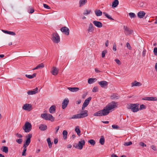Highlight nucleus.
<instances>
[{
  "label": "nucleus",
  "mask_w": 157,
  "mask_h": 157,
  "mask_svg": "<svg viewBox=\"0 0 157 157\" xmlns=\"http://www.w3.org/2000/svg\"><path fill=\"white\" fill-rule=\"evenodd\" d=\"M116 107H117L116 103L114 101H113L105 107L103 109L94 113V116L97 117L106 116L109 113L111 110Z\"/></svg>",
  "instance_id": "obj_1"
},
{
  "label": "nucleus",
  "mask_w": 157,
  "mask_h": 157,
  "mask_svg": "<svg viewBox=\"0 0 157 157\" xmlns=\"http://www.w3.org/2000/svg\"><path fill=\"white\" fill-rule=\"evenodd\" d=\"M82 110L81 111V113L79 114H76L73 115L71 119H78L81 118L85 117L88 116V111L87 110H85L83 111H82Z\"/></svg>",
  "instance_id": "obj_2"
},
{
  "label": "nucleus",
  "mask_w": 157,
  "mask_h": 157,
  "mask_svg": "<svg viewBox=\"0 0 157 157\" xmlns=\"http://www.w3.org/2000/svg\"><path fill=\"white\" fill-rule=\"evenodd\" d=\"M41 117L46 120L50 121L52 122L54 121L55 120L54 117L50 114L43 113L41 114Z\"/></svg>",
  "instance_id": "obj_3"
},
{
  "label": "nucleus",
  "mask_w": 157,
  "mask_h": 157,
  "mask_svg": "<svg viewBox=\"0 0 157 157\" xmlns=\"http://www.w3.org/2000/svg\"><path fill=\"white\" fill-rule=\"evenodd\" d=\"M139 105L137 104H131L127 105V108L128 109H131L133 112H135L139 110Z\"/></svg>",
  "instance_id": "obj_4"
},
{
  "label": "nucleus",
  "mask_w": 157,
  "mask_h": 157,
  "mask_svg": "<svg viewBox=\"0 0 157 157\" xmlns=\"http://www.w3.org/2000/svg\"><path fill=\"white\" fill-rule=\"evenodd\" d=\"M32 127L31 124L28 121H26L23 127V128L25 132H29L31 130Z\"/></svg>",
  "instance_id": "obj_5"
},
{
  "label": "nucleus",
  "mask_w": 157,
  "mask_h": 157,
  "mask_svg": "<svg viewBox=\"0 0 157 157\" xmlns=\"http://www.w3.org/2000/svg\"><path fill=\"white\" fill-rule=\"evenodd\" d=\"M32 134H29L26 137L27 138L24 144L23 147L24 149H27L26 147L30 144L31 142V138L32 137Z\"/></svg>",
  "instance_id": "obj_6"
},
{
  "label": "nucleus",
  "mask_w": 157,
  "mask_h": 157,
  "mask_svg": "<svg viewBox=\"0 0 157 157\" xmlns=\"http://www.w3.org/2000/svg\"><path fill=\"white\" fill-rule=\"evenodd\" d=\"M52 40L53 42L56 43H58L60 42L59 36L57 33L52 34Z\"/></svg>",
  "instance_id": "obj_7"
},
{
  "label": "nucleus",
  "mask_w": 157,
  "mask_h": 157,
  "mask_svg": "<svg viewBox=\"0 0 157 157\" xmlns=\"http://www.w3.org/2000/svg\"><path fill=\"white\" fill-rule=\"evenodd\" d=\"M124 33L126 35H128L132 34L133 31L125 25L123 26Z\"/></svg>",
  "instance_id": "obj_8"
},
{
  "label": "nucleus",
  "mask_w": 157,
  "mask_h": 157,
  "mask_svg": "<svg viewBox=\"0 0 157 157\" xmlns=\"http://www.w3.org/2000/svg\"><path fill=\"white\" fill-rule=\"evenodd\" d=\"M91 99V97H89L85 100L82 106V110H83L85 108L89 105Z\"/></svg>",
  "instance_id": "obj_9"
},
{
  "label": "nucleus",
  "mask_w": 157,
  "mask_h": 157,
  "mask_svg": "<svg viewBox=\"0 0 157 157\" xmlns=\"http://www.w3.org/2000/svg\"><path fill=\"white\" fill-rule=\"evenodd\" d=\"M22 109L26 111H30L32 109V105L30 104L26 103L23 105Z\"/></svg>",
  "instance_id": "obj_10"
},
{
  "label": "nucleus",
  "mask_w": 157,
  "mask_h": 157,
  "mask_svg": "<svg viewBox=\"0 0 157 157\" xmlns=\"http://www.w3.org/2000/svg\"><path fill=\"white\" fill-rule=\"evenodd\" d=\"M60 30L63 33H64V34L66 35H68L69 33V29L66 27H64L60 29Z\"/></svg>",
  "instance_id": "obj_11"
},
{
  "label": "nucleus",
  "mask_w": 157,
  "mask_h": 157,
  "mask_svg": "<svg viewBox=\"0 0 157 157\" xmlns=\"http://www.w3.org/2000/svg\"><path fill=\"white\" fill-rule=\"evenodd\" d=\"M69 102V100L67 98H66L63 100L62 103V108L63 109H64L66 108Z\"/></svg>",
  "instance_id": "obj_12"
},
{
  "label": "nucleus",
  "mask_w": 157,
  "mask_h": 157,
  "mask_svg": "<svg viewBox=\"0 0 157 157\" xmlns=\"http://www.w3.org/2000/svg\"><path fill=\"white\" fill-rule=\"evenodd\" d=\"M98 84L102 88H106L108 86V82L105 81H102L98 82Z\"/></svg>",
  "instance_id": "obj_13"
},
{
  "label": "nucleus",
  "mask_w": 157,
  "mask_h": 157,
  "mask_svg": "<svg viewBox=\"0 0 157 157\" xmlns=\"http://www.w3.org/2000/svg\"><path fill=\"white\" fill-rule=\"evenodd\" d=\"M51 72L53 75H56L58 73L59 69L56 67H53L52 68Z\"/></svg>",
  "instance_id": "obj_14"
},
{
  "label": "nucleus",
  "mask_w": 157,
  "mask_h": 157,
  "mask_svg": "<svg viewBox=\"0 0 157 157\" xmlns=\"http://www.w3.org/2000/svg\"><path fill=\"white\" fill-rule=\"evenodd\" d=\"M85 141L84 140H81L78 143V149L81 150L82 149L83 146L85 145Z\"/></svg>",
  "instance_id": "obj_15"
},
{
  "label": "nucleus",
  "mask_w": 157,
  "mask_h": 157,
  "mask_svg": "<svg viewBox=\"0 0 157 157\" xmlns=\"http://www.w3.org/2000/svg\"><path fill=\"white\" fill-rule=\"evenodd\" d=\"M38 89L36 87L34 90H29L27 92V94L28 95H33L35 94L38 92Z\"/></svg>",
  "instance_id": "obj_16"
},
{
  "label": "nucleus",
  "mask_w": 157,
  "mask_h": 157,
  "mask_svg": "<svg viewBox=\"0 0 157 157\" xmlns=\"http://www.w3.org/2000/svg\"><path fill=\"white\" fill-rule=\"evenodd\" d=\"M93 23L95 26L98 28H101L102 26V23L100 21H93Z\"/></svg>",
  "instance_id": "obj_17"
},
{
  "label": "nucleus",
  "mask_w": 157,
  "mask_h": 157,
  "mask_svg": "<svg viewBox=\"0 0 157 157\" xmlns=\"http://www.w3.org/2000/svg\"><path fill=\"white\" fill-rule=\"evenodd\" d=\"M145 13L143 11H140L137 13V16L139 18H143L145 15Z\"/></svg>",
  "instance_id": "obj_18"
},
{
  "label": "nucleus",
  "mask_w": 157,
  "mask_h": 157,
  "mask_svg": "<svg viewBox=\"0 0 157 157\" xmlns=\"http://www.w3.org/2000/svg\"><path fill=\"white\" fill-rule=\"evenodd\" d=\"M56 109V106L54 105L50 107L49 109V111L50 113H55Z\"/></svg>",
  "instance_id": "obj_19"
},
{
  "label": "nucleus",
  "mask_w": 157,
  "mask_h": 157,
  "mask_svg": "<svg viewBox=\"0 0 157 157\" xmlns=\"http://www.w3.org/2000/svg\"><path fill=\"white\" fill-rule=\"evenodd\" d=\"M142 84L136 81H135L133 82L132 83V86H141Z\"/></svg>",
  "instance_id": "obj_20"
},
{
  "label": "nucleus",
  "mask_w": 157,
  "mask_h": 157,
  "mask_svg": "<svg viewBox=\"0 0 157 157\" xmlns=\"http://www.w3.org/2000/svg\"><path fill=\"white\" fill-rule=\"evenodd\" d=\"M94 30V27L93 25L91 23H90L89 24L88 29V32H92Z\"/></svg>",
  "instance_id": "obj_21"
},
{
  "label": "nucleus",
  "mask_w": 157,
  "mask_h": 157,
  "mask_svg": "<svg viewBox=\"0 0 157 157\" xmlns=\"http://www.w3.org/2000/svg\"><path fill=\"white\" fill-rule=\"evenodd\" d=\"M47 127L46 125L41 124L39 127V129L41 131H44L47 129Z\"/></svg>",
  "instance_id": "obj_22"
},
{
  "label": "nucleus",
  "mask_w": 157,
  "mask_h": 157,
  "mask_svg": "<svg viewBox=\"0 0 157 157\" xmlns=\"http://www.w3.org/2000/svg\"><path fill=\"white\" fill-rule=\"evenodd\" d=\"M68 89L71 92H76L79 90V88L78 87H68Z\"/></svg>",
  "instance_id": "obj_23"
},
{
  "label": "nucleus",
  "mask_w": 157,
  "mask_h": 157,
  "mask_svg": "<svg viewBox=\"0 0 157 157\" xmlns=\"http://www.w3.org/2000/svg\"><path fill=\"white\" fill-rule=\"evenodd\" d=\"M44 67V65L43 63H41L38 64L36 67L33 69V70H35L36 69H41Z\"/></svg>",
  "instance_id": "obj_24"
},
{
  "label": "nucleus",
  "mask_w": 157,
  "mask_h": 157,
  "mask_svg": "<svg viewBox=\"0 0 157 157\" xmlns=\"http://www.w3.org/2000/svg\"><path fill=\"white\" fill-rule=\"evenodd\" d=\"M95 13L96 16L97 17L101 16L102 14V11L99 10H96L95 11Z\"/></svg>",
  "instance_id": "obj_25"
},
{
  "label": "nucleus",
  "mask_w": 157,
  "mask_h": 157,
  "mask_svg": "<svg viewBox=\"0 0 157 157\" xmlns=\"http://www.w3.org/2000/svg\"><path fill=\"white\" fill-rule=\"evenodd\" d=\"M87 2V0H79V7H81L83 5H85Z\"/></svg>",
  "instance_id": "obj_26"
},
{
  "label": "nucleus",
  "mask_w": 157,
  "mask_h": 157,
  "mask_svg": "<svg viewBox=\"0 0 157 157\" xmlns=\"http://www.w3.org/2000/svg\"><path fill=\"white\" fill-rule=\"evenodd\" d=\"M120 97V96L117 94H113L111 96V98L113 100L117 99Z\"/></svg>",
  "instance_id": "obj_27"
},
{
  "label": "nucleus",
  "mask_w": 157,
  "mask_h": 157,
  "mask_svg": "<svg viewBox=\"0 0 157 157\" xmlns=\"http://www.w3.org/2000/svg\"><path fill=\"white\" fill-rule=\"evenodd\" d=\"M2 31L3 32H4L5 33H6L7 34H9L11 35L15 36L16 35L15 33L13 32L3 30H2Z\"/></svg>",
  "instance_id": "obj_28"
},
{
  "label": "nucleus",
  "mask_w": 157,
  "mask_h": 157,
  "mask_svg": "<svg viewBox=\"0 0 157 157\" xmlns=\"http://www.w3.org/2000/svg\"><path fill=\"white\" fill-rule=\"evenodd\" d=\"M119 4V1L118 0H115L113 2L112 6L113 8L116 7Z\"/></svg>",
  "instance_id": "obj_29"
},
{
  "label": "nucleus",
  "mask_w": 157,
  "mask_h": 157,
  "mask_svg": "<svg viewBox=\"0 0 157 157\" xmlns=\"http://www.w3.org/2000/svg\"><path fill=\"white\" fill-rule=\"evenodd\" d=\"M36 73H34L32 75L26 74L25 75V76L31 79L35 77L36 76Z\"/></svg>",
  "instance_id": "obj_30"
},
{
  "label": "nucleus",
  "mask_w": 157,
  "mask_h": 157,
  "mask_svg": "<svg viewBox=\"0 0 157 157\" xmlns=\"http://www.w3.org/2000/svg\"><path fill=\"white\" fill-rule=\"evenodd\" d=\"M67 132L66 130H63V138L64 140H66L67 138Z\"/></svg>",
  "instance_id": "obj_31"
},
{
  "label": "nucleus",
  "mask_w": 157,
  "mask_h": 157,
  "mask_svg": "<svg viewBox=\"0 0 157 157\" xmlns=\"http://www.w3.org/2000/svg\"><path fill=\"white\" fill-rule=\"evenodd\" d=\"M75 131L77 133V135L79 136L80 135L81 131L78 126L76 127Z\"/></svg>",
  "instance_id": "obj_32"
},
{
  "label": "nucleus",
  "mask_w": 157,
  "mask_h": 157,
  "mask_svg": "<svg viewBox=\"0 0 157 157\" xmlns=\"http://www.w3.org/2000/svg\"><path fill=\"white\" fill-rule=\"evenodd\" d=\"M1 149L2 151L5 152L6 153H7L8 152V148L7 147L3 146L2 148Z\"/></svg>",
  "instance_id": "obj_33"
},
{
  "label": "nucleus",
  "mask_w": 157,
  "mask_h": 157,
  "mask_svg": "<svg viewBox=\"0 0 157 157\" xmlns=\"http://www.w3.org/2000/svg\"><path fill=\"white\" fill-rule=\"evenodd\" d=\"M96 80V78H90L88 79V83L91 84L94 82Z\"/></svg>",
  "instance_id": "obj_34"
},
{
  "label": "nucleus",
  "mask_w": 157,
  "mask_h": 157,
  "mask_svg": "<svg viewBox=\"0 0 157 157\" xmlns=\"http://www.w3.org/2000/svg\"><path fill=\"white\" fill-rule=\"evenodd\" d=\"M103 14L105 16V17H107L108 18L111 20H113L114 19L113 18L110 16L107 13L105 12H104L103 13Z\"/></svg>",
  "instance_id": "obj_35"
},
{
  "label": "nucleus",
  "mask_w": 157,
  "mask_h": 157,
  "mask_svg": "<svg viewBox=\"0 0 157 157\" xmlns=\"http://www.w3.org/2000/svg\"><path fill=\"white\" fill-rule=\"evenodd\" d=\"M99 142L101 145H103L105 143V139L104 136H102L99 140Z\"/></svg>",
  "instance_id": "obj_36"
},
{
  "label": "nucleus",
  "mask_w": 157,
  "mask_h": 157,
  "mask_svg": "<svg viewBox=\"0 0 157 157\" xmlns=\"http://www.w3.org/2000/svg\"><path fill=\"white\" fill-rule=\"evenodd\" d=\"M88 142L90 143L91 145L93 146L96 143V142L95 140L92 139L89 140Z\"/></svg>",
  "instance_id": "obj_37"
},
{
  "label": "nucleus",
  "mask_w": 157,
  "mask_h": 157,
  "mask_svg": "<svg viewBox=\"0 0 157 157\" xmlns=\"http://www.w3.org/2000/svg\"><path fill=\"white\" fill-rule=\"evenodd\" d=\"M47 140L48 144L49 147V148H51L52 147V144L51 142L50 139V138H48L47 139Z\"/></svg>",
  "instance_id": "obj_38"
},
{
  "label": "nucleus",
  "mask_w": 157,
  "mask_h": 157,
  "mask_svg": "<svg viewBox=\"0 0 157 157\" xmlns=\"http://www.w3.org/2000/svg\"><path fill=\"white\" fill-rule=\"evenodd\" d=\"M91 12L90 10H86L83 13V14L84 15H87L89 14Z\"/></svg>",
  "instance_id": "obj_39"
},
{
  "label": "nucleus",
  "mask_w": 157,
  "mask_h": 157,
  "mask_svg": "<svg viewBox=\"0 0 157 157\" xmlns=\"http://www.w3.org/2000/svg\"><path fill=\"white\" fill-rule=\"evenodd\" d=\"M132 144V143L131 141L128 142H125L124 144V145L125 146H130Z\"/></svg>",
  "instance_id": "obj_40"
},
{
  "label": "nucleus",
  "mask_w": 157,
  "mask_h": 157,
  "mask_svg": "<svg viewBox=\"0 0 157 157\" xmlns=\"http://www.w3.org/2000/svg\"><path fill=\"white\" fill-rule=\"evenodd\" d=\"M129 15L131 18H135L136 17V16L135 14L133 13H129Z\"/></svg>",
  "instance_id": "obj_41"
},
{
  "label": "nucleus",
  "mask_w": 157,
  "mask_h": 157,
  "mask_svg": "<svg viewBox=\"0 0 157 157\" xmlns=\"http://www.w3.org/2000/svg\"><path fill=\"white\" fill-rule=\"evenodd\" d=\"M107 53V51L106 50L103 51L102 52L101 57L102 58L104 57L105 56V54Z\"/></svg>",
  "instance_id": "obj_42"
},
{
  "label": "nucleus",
  "mask_w": 157,
  "mask_h": 157,
  "mask_svg": "<svg viewBox=\"0 0 157 157\" xmlns=\"http://www.w3.org/2000/svg\"><path fill=\"white\" fill-rule=\"evenodd\" d=\"M146 107L145 105H144L143 104L141 105L140 106V108H139V109L140 110H141L143 109H146Z\"/></svg>",
  "instance_id": "obj_43"
},
{
  "label": "nucleus",
  "mask_w": 157,
  "mask_h": 157,
  "mask_svg": "<svg viewBox=\"0 0 157 157\" xmlns=\"http://www.w3.org/2000/svg\"><path fill=\"white\" fill-rule=\"evenodd\" d=\"M43 5L44 7L45 8L47 9H51V8L50 6L45 4H43Z\"/></svg>",
  "instance_id": "obj_44"
},
{
  "label": "nucleus",
  "mask_w": 157,
  "mask_h": 157,
  "mask_svg": "<svg viewBox=\"0 0 157 157\" xmlns=\"http://www.w3.org/2000/svg\"><path fill=\"white\" fill-rule=\"evenodd\" d=\"M112 127L114 129H118L119 128V127L116 124L113 125Z\"/></svg>",
  "instance_id": "obj_45"
},
{
  "label": "nucleus",
  "mask_w": 157,
  "mask_h": 157,
  "mask_svg": "<svg viewBox=\"0 0 157 157\" xmlns=\"http://www.w3.org/2000/svg\"><path fill=\"white\" fill-rule=\"evenodd\" d=\"M139 145L140 146H141L142 147H146V144H144V143L143 142H140L139 143Z\"/></svg>",
  "instance_id": "obj_46"
},
{
  "label": "nucleus",
  "mask_w": 157,
  "mask_h": 157,
  "mask_svg": "<svg viewBox=\"0 0 157 157\" xmlns=\"http://www.w3.org/2000/svg\"><path fill=\"white\" fill-rule=\"evenodd\" d=\"M113 50L114 52H116L117 50L116 45L115 43L113 44Z\"/></svg>",
  "instance_id": "obj_47"
},
{
  "label": "nucleus",
  "mask_w": 157,
  "mask_h": 157,
  "mask_svg": "<svg viewBox=\"0 0 157 157\" xmlns=\"http://www.w3.org/2000/svg\"><path fill=\"white\" fill-rule=\"evenodd\" d=\"M22 141V139H19L16 140V141L19 144H21Z\"/></svg>",
  "instance_id": "obj_48"
},
{
  "label": "nucleus",
  "mask_w": 157,
  "mask_h": 157,
  "mask_svg": "<svg viewBox=\"0 0 157 157\" xmlns=\"http://www.w3.org/2000/svg\"><path fill=\"white\" fill-rule=\"evenodd\" d=\"M150 101H157V98L156 97H150Z\"/></svg>",
  "instance_id": "obj_49"
},
{
  "label": "nucleus",
  "mask_w": 157,
  "mask_h": 157,
  "mask_svg": "<svg viewBox=\"0 0 157 157\" xmlns=\"http://www.w3.org/2000/svg\"><path fill=\"white\" fill-rule=\"evenodd\" d=\"M98 91V88L97 87H94L92 90V92H95Z\"/></svg>",
  "instance_id": "obj_50"
},
{
  "label": "nucleus",
  "mask_w": 157,
  "mask_h": 157,
  "mask_svg": "<svg viewBox=\"0 0 157 157\" xmlns=\"http://www.w3.org/2000/svg\"><path fill=\"white\" fill-rule=\"evenodd\" d=\"M154 54L155 56H157V47H155L154 48V51H153Z\"/></svg>",
  "instance_id": "obj_51"
},
{
  "label": "nucleus",
  "mask_w": 157,
  "mask_h": 157,
  "mask_svg": "<svg viewBox=\"0 0 157 157\" xmlns=\"http://www.w3.org/2000/svg\"><path fill=\"white\" fill-rule=\"evenodd\" d=\"M126 46L127 47V48L129 49V50H131L132 49V48L130 44L128 43H127L126 44Z\"/></svg>",
  "instance_id": "obj_52"
},
{
  "label": "nucleus",
  "mask_w": 157,
  "mask_h": 157,
  "mask_svg": "<svg viewBox=\"0 0 157 157\" xmlns=\"http://www.w3.org/2000/svg\"><path fill=\"white\" fill-rule=\"evenodd\" d=\"M142 99L144 100L150 101V97H145L143 98Z\"/></svg>",
  "instance_id": "obj_53"
},
{
  "label": "nucleus",
  "mask_w": 157,
  "mask_h": 157,
  "mask_svg": "<svg viewBox=\"0 0 157 157\" xmlns=\"http://www.w3.org/2000/svg\"><path fill=\"white\" fill-rule=\"evenodd\" d=\"M151 148L154 151H156L157 150L156 147L154 145H151Z\"/></svg>",
  "instance_id": "obj_54"
},
{
  "label": "nucleus",
  "mask_w": 157,
  "mask_h": 157,
  "mask_svg": "<svg viewBox=\"0 0 157 157\" xmlns=\"http://www.w3.org/2000/svg\"><path fill=\"white\" fill-rule=\"evenodd\" d=\"M115 61H116V63L120 65L121 64V62L119 60L117 59H115Z\"/></svg>",
  "instance_id": "obj_55"
},
{
  "label": "nucleus",
  "mask_w": 157,
  "mask_h": 157,
  "mask_svg": "<svg viewBox=\"0 0 157 157\" xmlns=\"http://www.w3.org/2000/svg\"><path fill=\"white\" fill-rule=\"evenodd\" d=\"M78 144L75 143L74 144H73V146L74 147H75L76 148H78Z\"/></svg>",
  "instance_id": "obj_56"
},
{
  "label": "nucleus",
  "mask_w": 157,
  "mask_h": 157,
  "mask_svg": "<svg viewBox=\"0 0 157 157\" xmlns=\"http://www.w3.org/2000/svg\"><path fill=\"white\" fill-rule=\"evenodd\" d=\"M16 136L18 138H22V136L20 134L17 133L16 134Z\"/></svg>",
  "instance_id": "obj_57"
},
{
  "label": "nucleus",
  "mask_w": 157,
  "mask_h": 157,
  "mask_svg": "<svg viewBox=\"0 0 157 157\" xmlns=\"http://www.w3.org/2000/svg\"><path fill=\"white\" fill-rule=\"evenodd\" d=\"M59 126L56 127L55 128V129L56 130V133H57L59 129Z\"/></svg>",
  "instance_id": "obj_58"
},
{
  "label": "nucleus",
  "mask_w": 157,
  "mask_h": 157,
  "mask_svg": "<svg viewBox=\"0 0 157 157\" xmlns=\"http://www.w3.org/2000/svg\"><path fill=\"white\" fill-rule=\"evenodd\" d=\"M34 10L33 9H31L30 10L29 13H32L34 12Z\"/></svg>",
  "instance_id": "obj_59"
},
{
  "label": "nucleus",
  "mask_w": 157,
  "mask_h": 157,
  "mask_svg": "<svg viewBox=\"0 0 157 157\" xmlns=\"http://www.w3.org/2000/svg\"><path fill=\"white\" fill-rule=\"evenodd\" d=\"M54 143L55 144H56L58 142V140L57 139H55L54 140Z\"/></svg>",
  "instance_id": "obj_60"
},
{
  "label": "nucleus",
  "mask_w": 157,
  "mask_h": 157,
  "mask_svg": "<svg viewBox=\"0 0 157 157\" xmlns=\"http://www.w3.org/2000/svg\"><path fill=\"white\" fill-rule=\"evenodd\" d=\"M81 102V100L80 99L76 101V103L77 104H80Z\"/></svg>",
  "instance_id": "obj_61"
},
{
  "label": "nucleus",
  "mask_w": 157,
  "mask_h": 157,
  "mask_svg": "<svg viewBox=\"0 0 157 157\" xmlns=\"http://www.w3.org/2000/svg\"><path fill=\"white\" fill-rule=\"evenodd\" d=\"M145 53H146L145 50H143V51L142 56L144 57V56L145 55Z\"/></svg>",
  "instance_id": "obj_62"
},
{
  "label": "nucleus",
  "mask_w": 157,
  "mask_h": 157,
  "mask_svg": "<svg viewBox=\"0 0 157 157\" xmlns=\"http://www.w3.org/2000/svg\"><path fill=\"white\" fill-rule=\"evenodd\" d=\"M26 153L25 152V151H23V152H22V156H26Z\"/></svg>",
  "instance_id": "obj_63"
},
{
  "label": "nucleus",
  "mask_w": 157,
  "mask_h": 157,
  "mask_svg": "<svg viewBox=\"0 0 157 157\" xmlns=\"http://www.w3.org/2000/svg\"><path fill=\"white\" fill-rule=\"evenodd\" d=\"M111 157H118V156L115 154H113L111 155Z\"/></svg>",
  "instance_id": "obj_64"
}]
</instances>
